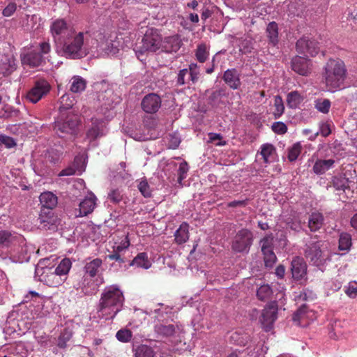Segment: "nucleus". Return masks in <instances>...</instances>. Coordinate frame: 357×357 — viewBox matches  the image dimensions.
<instances>
[{"instance_id": "3", "label": "nucleus", "mask_w": 357, "mask_h": 357, "mask_svg": "<svg viewBox=\"0 0 357 357\" xmlns=\"http://www.w3.org/2000/svg\"><path fill=\"white\" fill-rule=\"evenodd\" d=\"M87 33L73 31L57 45L61 47L62 55L70 59H79L89 54V48L85 40Z\"/></svg>"}, {"instance_id": "57", "label": "nucleus", "mask_w": 357, "mask_h": 357, "mask_svg": "<svg viewBox=\"0 0 357 357\" xmlns=\"http://www.w3.org/2000/svg\"><path fill=\"white\" fill-rule=\"evenodd\" d=\"M248 201V199L244 200H234L227 203V206L228 208L245 207L247 206Z\"/></svg>"}, {"instance_id": "8", "label": "nucleus", "mask_w": 357, "mask_h": 357, "mask_svg": "<svg viewBox=\"0 0 357 357\" xmlns=\"http://www.w3.org/2000/svg\"><path fill=\"white\" fill-rule=\"evenodd\" d=\"M36 273L39 276V280L49 287H56L65 282L63 278L55 273L53 267H38Z\"/></svg>"}, {"instance_id": "37", "label": "nucleus", "mask_w": 357, "mask_h": 357, "mask_svg": "<svg viewBox=\"0 0 357 357\" xmlns=\"http://www.w3.org/2000/svg\"><path fill=\"white\" fill-rule=\"evenodd\" d=\"M351 246V236L343 232L340 235L338 248L342 251H348Z\"/></svg>"}, {"instance_id": "34", "label": "nucleus", "mask_w": 357, "mask_h": 357, "mask_svg": "<svg viewBox=\"0 0 357 357\" xmlns=\"http://www.w3.org/2000/svg\"><path fill=\"white\" fill-rule=\"evenodd\" d=\"M209 51L206 44L202 43L197 45L195 52L197 60L200 63H204L208 58Z\"/></svg>"}, {"instance_id": "30", "label": "nucleus", "mask_w": 357, "mask_h": 357, "mask_svg": "<svg viewBox=\"0 0 357 357\" xmlns=\"http://www.w3.org/2000/svg\"><path fill=\"white\" fill-rule=\"evenodd\" d=\"M269 43L275 45L278 43V26L275 22H270L266 28Z\"/></svg>"}, {"instance_id": "25", "label": "nucleus", "mask_w": 357, "mask_h": 357, "mask_svg": "<svg viewBox=\"0 0 357 357\" xmlns=\"http://www.w3.org/2000/svg\"><path fill=\"white\" fill-rule=\"evenodd\" d=\"M102 264V261L100 258H96L86 262L84 266L86 273L89 274L91 278L95 277L98 273Z\"/></svg>"}, {"instance_id": "27", "label": "nucleus", "mask_w": 357, "mask_h": 357, "mask_svg": "<svg viewBox=\"0 0 357 357\" xmlns=\"http://www.w3.org/2000/svg\"><path fill=\"white\" fill-rule=\"evenodd\" d=\"M70 91L73 93H81L86 86V81L80 76H73L70 79Z\"/></svg>"}, {"instance_id": "48", "label": "nucleus", "mask_w": 357, "mask_h": 357, "mask_svg": "<svg viewBox=\"0 0 357 357\" xmlns=\"http://www.w3.org/2000/svg\"><path fill=\"white\" fill-rule=\"evenodd\" d=\"M264 255V264L266 267L272 268L273 264L275 263L277 257L273 252L268 251L262 252Z\"/></svg>"}, {"instance_id": "53", "label": "nucleus", "mask_w": 357, "mask_h": 357, "mask_svg": "<svg viewBox=\"0 0 357 357\" xmlns=\"http://www.w3.org/2000/svg\"><path fill=\"white\" fill-rule=\"evenodd\" d=\"M272 130L278 135H283L287 131V126L281 121L274 122L271 126Z\"/></svg>"}, {"instance_id": "61", "label": "nucleus", "mask_w": 357, "mask_h": 357, "mask_svg": "<svg viewBox=\"0 0 357 357\" xmlns=\"http://www.w3.org/2000/svg\"><path fill=\"white\" fill-rule=\"evenodd\" d=\"M40 50L42 54H46L50 52L51 46L48 42H43L40 44Z\"/></svg>"}, {"instance_id": "12", "label": "nucleus", "mask_w": 357, "mask_h": 357, "mask_svg": "<svg viewBox=\"0 0 357 357\" xmlns=\"http://www.w3.org/2000/svg\"><path fill=\"white\" fill-rule=\"evenodd\" d=\"M39 226L45 229L55 230L60 220L54 213L49 209H41L38 218Z\"/></svg>"}, {"instance_id": "64", "label": "nucleus", "mask_w": 357, "mask_h": 357, "mask_svg": "<svg viewBox=\"0 0 357 357\" xmlns=\"http://www.w3.org/2000/svg\"><path fill=\"white\" fill-rule=\"evenodd\" d=\"M209 139L211 142H213L215 140H220L222 139V137L220 134L218 133H213L211 132L208 134Z\"/></svg>"}, {"instance_id": "5", "label": "nucleus", "mask_w": 357, "mask_h": 357, "mask_svg": "<svg viewBox=\"0 0 357 357\" xmlns=\"http://www.w3.org/2000/svg\"><path fill=\"white\" fill-rule=\"evenodd\" d=\"M323 245L324 242L321 241L311 243L306 245L305 257L316 266H322L326 262L327 257L325 251L321 249Z\"/></svg>"}, {"instance_id": "63", "label": "nucleus", "mask_w": 357, "mask_h": 357, "mask_svg": "<svg viewBox=\"0 0 357 357\" xmlns=\"http://www.w3.org/2000/svg\"><path fill=\"white\" fill-rule=\"evenodd\" d=\"M285 273V268L283 266L280 265L276 268L275 273L280 278H283Z\"/></svg>"}, {"instance_id": "44", "label": "nucleus", "mask_w": 357, "mask_h": 357, "mask_svg": "<svg viewBox=\"0 0 357 357\" xmlns=\"http://www.w3.org/2000/svg\"><path fill=\"white\" fill-rule=\"evenodd\" d=\"M274 107L273 116L275 119L280 118L284 111V106L282 98L280 96H276L274 100Z\"/></svg>"}, {"instance_id": "56", "label": "nucleus", "mask_w": 357, "mask_h": 357, "mask_svg": "<svg viewBox=\"0 0 357 357\" xmlns=\"http://www.w3.org/2000/svg\"><path fill=\"white\" fill-rule=\"evenodd\" d=\"M17 5L15 3H9L7 6L3 10V15L5 17L11 16L16 10Z\"/></svg>"}, {"instance_id": "28", "label": "nucleus", "mask_w": 357, "mask_h": 357, "mask_svg": "<svg viewBox=\"0 0 357 357\" xmlns=\"http://www.w3.org/2000/svg\"><path fill=\"white\" fill-rule=\"evenodd\" d=\"M72 263L68 258H65L61 261L56 268L53 267V270L61 278H63V281L67 279V275L71 268Z\"/></svg>"}, {"instance_id": "62", "label": "nucleus", "mask_w": 357, "mask_h": 357, "mask_svg": "<svg viewBox=\"0 0 357 357\" xmlns=\"http://www.w3.org/2000/svg\"><path fill=\"white\" fill-rule=\"evenodd\" d=\"M75 174V169L73 167H68L64 169H63L59 174V176H71L74 175Z\"/></svg>"}, {"instance_id": "10", "label": "nucleus", "mask_w": 357, "mask_h": 357, "mask_svg": "<svg viewBox=\"0 0 357 357\" xmlns=\"http://www.w3.org/2000/svg\"><path fill=\"white\" fill-rule=\"evenodd\" d=\"M298 52L315 56L319 52L318 43L309 36H303L297 40L296 44Z\"/></svg>"}, {"instance_id": "54", "label": "nucleus", "mask_w": 357, "mask_h": 357, "mask_svg": "<svg viewBox=\"0 0 357 357\" xmlns=\"http://www.w3.org/2000/svg\"><path fill=\"white\" fill-rule=\"evenodd\" d=\"M2 145L10 149L16 146V143L12 137L4 135H0V146Z\"/></svg>"}, {"instance_id": "21", "label": "nucleus", "mask_w": 357, "mask_h": 357, "mask_svg": "<svg viewBox=\"0 0 357 357\" xmlns=\"http://www.w3.org/2000/svg\"><path fill=\"white\" fill-rule=\"evenodd\" d=\"M40 202L43 206L42 209L52 211L57 205L58 199L52 192H45L40 195Z\"/></svg>"}, {"instance_id": "52", "label": "nucleus", "mask_w": 357, "mask_h": 357, "mask_svg": "<svg viewBox=\"0 0 357 357\" xmlns=\"http://www.w3.org/2000/svg\"><path fill=\"white\" fill-rule=\"evenodd\" d=\"M108 199L111 202L118 204L122 200L123 195L119 189H113L109 192Z\"/></svg>"}, {"instance_id": "49", "label": "nucleus", "mask_w": 357, "mask_h": 357, "mask_svg": "<svg viewBox=\"0 0 357 357\" xmlns=\"http://www.w3.org/2000/svg\"><path fill=\"white\" fill-rule=\"evenodd\" d=\"M138 189L144 197L151 196V190L146 179L142 180L138 184Z\"/></svg>"}, {"instance_id": "20", "label": "nucleus", "mask_w": 357, "mask_h": 357, "mask_svg": "<svg viewBox=\"0 0 357 357\" xmlns=\"http://www.w3.org/2000/svg\"><path fill=\"white\" fill-rule=\"evenodd\" d=\"M43 62V56L36 52H30L22 56V63L31 68L39 66Z\"/></svg>"}, {"instance_id": "33", "label": "nucleus", "mask_w": 357, "mask_h": 357, "mask_svg": "<svg viewBox=\"0 0 357 357\" xmlns=\"http://www.w3.org/2000/svg\"><path fill=\"white\" fill-rule=\"evenodd\" d=\"M73 337L72 331L66 328H64L60 333L57 340V347L61 349H65L67 347V342L70 341V340Z\"/></svg>"}, {"instance_id": "31", "label": "nucleus", "mask_w": 357, "mask_h": 357, "mask_svg": "<svg viewBox=\"0 0 357 357\" xmlns=\"http://www.w3.org/2000/svg\"><path fill=\"white\" fill-rule=\"evenodd\" d=\"M303 99V96L298 91H294L287 94V103L290 108H296Z\"/></svg>"}, {"instance_id": "47", "label": "nucleus", "mask_w": 357, "mask_h": 357, "mask_svg": "<svg viewBox=\"0 0 357 357\" xmlns=\"http://www.w3.org/2000/svg\"><path fill=\"white\" fill-rule=\"evenodd\" d=\"M189 170V167L188 163L184 161L180 163L178 169L177 170L178 174V183L179 184H182V181L183 179L186 178L187 173Z\"/></svg>"}, {"instance_id": "58", "label": "nucleus", "mask_w": 357, "mask_h": 357, "mask_svg": "<svg viewBox=\"0 0 357 357\" xmlns=\"http://www.w3.org/2000/svg\"><path fill=\"white\" fill-rule=\"evenodd\" d=\"M107 257L109 260H114L119 264H123L126 261V259L122 257L121 254L116 253L112 252L111 254L108 255Z\"/></svg>"}, {"instance_id": "43", "label": "nucleus", "mask_w": 357, "mask_h": 357, "mask_svg": "<svg viewBox=\"0 0 357 357\" xmlns=\"http://www.w3.org/2000/svg\"><path fill=\"white\" fill-rule=\"evenodd\" d=\"M261 252L272 251L273 248V236L272 234L265 236L261 241Z\"/></svg>"}, {"instance_id": "40", "label": "nucleus", "mask_w": 357, "mask_h": 357, "mask_svg": "<svg viewBox=\"0 0 357 357\" xmlns=\"http://www.w3.org/2000/svg\"><path fill=\"white\" fill-rule=\"evenodd\" d=\"M273 291L268 284L261 285L257 291V296L261 301H266L270 298Z\"/></svg>"}, {"instance_id": "35", "label": "nucleus", "mask_w": 357, "mask_h": 357, "mask_svg": "<svg viewBox=\"0 0 357 357\" xmlns=\"http://www.w3.org/2000/svg\"><path fill=\"white\" fill-rule=\"evenodd\" d=\"M275 149L271 144H264L261 146L260 154L265 163H268L270 162V158L275 153Z\"/></svg>"}, {"instance_id": "39", "label": "nucleus", "mask_w": 357, "mask_h": 357, "mask_svg": "<svg viewBox=\"0 0 357 357\" xmlns=\"http://www.w3.org/2000/svg\"><path fill=\"white\" fill-rule=\"evenodd\" d=\"M156 331L164 336L170 337L175 333L176 327L174 324H160L155 327Z\"/></svg>"}, {"instance_id": "11", "label": "nucleus", "mask_w": 357, "mask_h": 357, "mask_svg": "<svg viewBox=\"0 0 357 357\" xmlns=\"http://www.w3.org/2000/svg\"><path fill=\"white\" fill-rule=\"evenodd\" d=\"M73 31V29L68 25L63 19L55 20L50 26V32L57 45Z\"/></svg>"}, {"instance_id": "23", "label": "nucleus", "mask_w": 357, "mask_h": 357, "mask_svg": "<svg viewBox=\"0 0 357 357\" xmlns=\"http://www.w3.org/2000/svg\"><path fill=\"white\" fill-rule=\"evenodd\" d=\"M189 239V225L183 222L174 233V241L178 245L186 243Z\"/></svg>"}, {"instance_id": "26", "label": "nucleus", "mask_w": 357, "mask_h": 357, "mask_svg": "<svg viewBox=\"0 0 357 357\" xmlns=\"http://www.w3.org/2000/svg\"><path fill=\"white\" fill-rule=\"evenodd\" d=\"M137 266V267L148 269L151 266V263L149 259L148 255L146 252H140L130 262L129 266Z\"/></svg>"}, {"instance_id": "55", "label": "nucleus", "mask_w": 357, "mask_h": 357, "mask_svg": "<svg viewBox=\"0 0 357 357\" xmlns=\"http://www.w3.org/2000/svg\"><path fill=\"white\" fill-rule=\"evenodd\" d=\"M130 245V240L128 238V236L127 235L125 238V241H122L121 245L117 246H114L113 252L119 254H121V252L127 249Z\"/></svg>"}, {"instance_id": "42", "label": "nucleus", "mask_w": 357, "mask_h": 357, "mask_svg": "<svg viewBox=\"0 0 357 357\" xmlns=\"http://www.w3.org/2000/svg\"><path fill=\"white\" fill-rule=\"evenodd\" d=\"M189 75L190 74L187 68L180 70L176 79V86H181L189 84V82H191V80L189 79Z\"/></svg>"}, {"instance_id": "17", "label": "nucleus", "mask_w": 357, "mask_h": 357, "mask_svg": "<svg viewBox=\"0 0 357 357\" xmlns=\"http://www.w3.org/2000/svg\"><path fill=\"white\" fill-rule=\"evenodd\" d=\"M182 41L178 34L165 37L162 48L166 52H176L181 47Z\"/></svg>"}, {"instance_id": "46", "label": "nucleus", "mask_w": 357, "mask_h": 357, "mask_svg": "<svg viewBox=\"0 0 357 357\" xmlns=\"http://www.w3.org/2000/svg\"><path fill=\"white\" fill-rule=\"evenodd\" d=\"M132 333L129 329H121L116 334V339L121 342H128L131 340Z\"/></svg>"}, {"instance_id": "7", "label": "nucleus", "mask_w": 357, "mask_h": 357, "mask_svg": "<svg viewBox=\"0 0 357 357\" xmlns=\"http://www.w3.org/2000/svg\"><path fill=\"white\" fill-rule=\"evenodd\" d=\"M253 234L251 231L248 229H242L239 230L233 241L232 249L238 252H248L252 244Z\"/></svg>"}, {"instance_id": "24", "label": "nucleus", "mask_w": 357, "mask_h": 357, "mask_svg": "<svg viewBox=\"0 0 357 357\" xmlns=\"http://www.w3.org/2000/svg\"><path fill=\"white\" fill-rule=\"evenodd\" d=\"M334 163L335 160L333 159L317 160L313 166V172L317 175L323 174L331 168Z\"/></svg>"}, {"instance_id": "6", "label": "nucleus", "mask_w": 357, "mask_h": 357, "mask_svg": "<svg viewBox=\"0 0 357 357\" xmlns=\"http://www.w3.org/2000/svg\"><path fill=\"white\" fill-rule=\"evenodd\" d=\"M50 89L49 82L44 79H40L34 82L32 88L27 92L26 98L29 102L35 104L46 96Z\"/></svg>"}, {"instance_id": "45", "label": "nucleus", "mask_w": 357, "mask_h": 357, "mask_svg": "<svg viewBox=\"0 0 357 357\" xmlns=\"http://www.w3.org/2000/svg\"><path fill=\"white\" fill-rule=\"evenodd\" d=\"M116 41L109 40L106 41L104 47H102V50L107 54L115 55L119 53V45Z\"/></svg>"}, {"instance_id": "22", "label": "nucleus", "mask_w": 357, "mask_h": 357, "mask_svg": "<svg viewBox=\"0 0 357 357\" xmlns=\"http://www.w3.org/2000/svg\"><path fill=\"white\" fill-rule=\"evenodd\" d=\"M324 218L322 213L319 212L312 213L308 219V227L312 232L320 229L324 225Z\"/></svg>"}, {"instance_id": "14", "label": "nucleus", "mask_w": 357, "mask_h": 357, "mask_svg": "<svg viewBox=\"0 0 357 357\" xmlns=\"http://www.w3.org/2000/svg\"><path fill=\"white\" fill-rule=\"evenodd\" d=\"M141 106L146 113L154 114L161 106L160 97L153 93L147 94L142 99Z\"/></svg>"}, {"instance_id": "13", "label": "nucleus", "mask_w": 357, "mask_h": 357, "mask_svg": "<svg viewBox=\"0 0 357 357\" xmlns=\"http://www.w3.org/2000/svg\"><path fill=\"white\" fill-rule=\"evenodd\" d=\"M278 307L275 303L267 305L262 311L260 321L266 331H269L277 319Z\"/></svg>"}, {"instance_id": "9", "label": "nucleus", "mask_w": 357, "mask_h": 357, "mask_svg": "<svg viewBox=\"0 0 357 357\" xmlns=\"http://www.w3.org/2000/svg\"><path fill=\"white\" fill-rule=\"evenodd\" d=\"M77 125L76 119L67 116L64 120L56 121L54 130L59 137L65 138L68 135L72 137L76 132Z\"/></svg>"}, {"instance_id": "50", "label": "nucleus", "mask_w": 357, "mask_h": 357, "mask_svg": "<svg viewBox=\"0 0 357 357\" xmlns=\"http://www.w3.org/2000/svg\"><path fill=\"white\" fill-rule=\"evenodd\" d=\"M189 72V79L191 80L192 84L196 83L199 79L198 66L196 63H191L189 65L188 69Z\"/></svg>"}, {"instance_id": "51", "label": "nucleus", "mask_w": 357, "mask_h": 357, "mask_svg": "<svg viewBox=\"0 0 357 357\" xmlns=\"http://www.w3.org/2000/svg\"><path fill=\"white\" fill-rule=\"evenodd\" d=\"M13 236L6 231H0V246H8L12 242Z\"/></svg>"}, {"instance_id": "60", "label": "nucleus", "mask_w": 357, "mask_h": 357, "mask_svg": "<svg viewBox=\"0 0 357 357\" xmlns=\"http://www.w3.org/2000/svg\"><path fill=\"white\" fill-rule=\"evenodd\" d=\"M305 312V306L303 305L300 307L294 314L293 317L294 321H298L302 319L303 314Z\"/></svg>"}, {"instance_id": "59", "label": "nucleus", "mask_w": 357, "mask_h": 357, "mask_svg": "<svg viewBox=\"0 0 357 357\" xmlns=\"http://www.w3.org/2000/svg\"><path fill=\"white\" fill-rule=\"evenodd\" d=\"M346 293L351 298H355L356 296H357V284H350L346 291Z\"/></svg>"}, {"instance_id": "38", "label": "nucleus", "mask_w": 357, "mask_h": 357, "mask_svg": "<svg viewBox=\"0 0 357 357\" xmlns=\"http://www.w3.org/2000/svg\"><path fill=\"white\" fill-rule=\"evenodd\" d=\"M331 106L330 100L326 98H318L314 101V107L323 114H328Z\"/></svg>"}, {"instance_id": "1", "label": "nucleus", "mask_w": 357, "mask_h": 357, "mask_svg": "<svg viewBox=\"0 0 357 357\" xmlns=\"http://www.w3.org/2000/svg\"><path fill=\"white\" fill-rule=\"evenodd\" d=\"M123 302V291L117 286L107 287L101 294L98 311L106 319H113L121 310Z\"/></svg>"}, {"instance_id": "36", "label": "nucleus", "mask_w": 357, "mask_h": 357, "mask_svg": "<svg viewBox=\"0 0 357 357\" xmlns=\"http://www.w3.org/2000/svg\"><path fill=\"white\" fill-rule=\"evenodd\" d=\"M103 135L102 124H93V126L87 131L86 137L93 141Z\"/></svg>"}, {"instance_id": "29", "label": "nucleus", "mask_w": 357, "mask_h": 357, "mask_svg": "<svg viewBox=\"0 0 357 357\" xmlns=\"http://www.w3.org/2000/svg\"><path fill=\"white\" fill-rule=\"evenodd\" d=\"M135 357H155L153 349L146 344H139L133 349Z\"/></svg>"}, {"instance_id": "41", "label": "nucleus", "mask_w": 357, "mask_h": 357, "mask_svg": "<svg viewBox=\"0 0 357 357\" xmlns=\"http://www.w3.org/2000/svg\"><path fill=\"white\" fill-rule=\"evenodd\" d=\"M302 151V146L300 142H296L288 149L287 158L290 162L295 161Z\"/></svg>"}, {"instance_id": "16", "label": "nucleus", "mask_w": 357, "mask_h": 357, "mask_svg": "<svg viewBox=\"0 0 357 357\" xmlns=\"http://www.w3.org/2000/svg\"><path fill=\"white\" fill-rule=\"evenodd\" d=\"M291 265L292 276L295 280H301L306 275L307 265L302 257L294 258Z\"/></svg>"}, {"instance_id": "15", "label": "nucleus", "mask_w": 357, "mask_h": 357, "mask_svg": "<svg viewBox=\"0 0 357 357\" xmlns=\"http://www.w3.org/2000/svg\"><path fill=\"white\" fill-rule=\"evenodd\" d=\"M311 66V61L305 57L296 56L291 60L292 70L303 76L310 74Z\"/></svg>"}, {"instance_id": "4", "label": "nucleus", "mask_w": 357, "mask_h": 357, "mask_svg": "<svg viewBox=\"0 0 357 357\" xmlns=\"http://www.w3.org/2000/svg\"><path fill=\"white\" fill-rule=\"evenodd\" d=\"M162 37L157 30L148 29L142 38L140 44H137L134 49L137 57L147 52H155L161 46Z\"/></svg>"}, {"instance_id": "18", "label": "nucleus", "mask_w": 357, "mask_h": 357, "mask_svg": "<svg viewBox=\"0 0 357 357\" xmlns=\"http://www.w3.org/2000/svg\"><path fill=\"white\" fill-rule=\"evenodd\" d=\"M222 79L233 89H237L241 86L239 74L234 68L227 70L224 73Z\"/></svg>"}, {"instance_id": "2", "label": "nucleus", "mask_w": 357, "mask_h": 357, "mask_svg": "<svg viewBox=\"0 0 357 357\" xmlns=\"http://www.w3.org/2000/svg\"><path fill=\"white\" fill-rule=\"evenodd\" d=\"M346 75L347 69L343 61L330 59L323 68L321 82L327 91H335L342 86Z\"/></svg>"}, {"instance_id": "19", "label": "nucleus", "mask_w": 357, "mask_h": 357, "mask_svg": "<svg viewBox=\"0 0 357 357\" xmlns=\"http://www.w3.org/2000/svg\"><path fill=\"white\" fill-rule=\"evenodd\" d=\"M96 205V197L94 195H91L89 197L84 199L79 204V216H86L91 213Z\"/></svg>"}, {"instance_id": "32", "label": "nucleus", "mask_w": 357, "mask_h": 357, "mask_svg": "<svg viewBox=\"0 0 357 357\" xmlns=\"http://www.w3.org/2000/svg\"><path fill=\"white\" fill-rule=\"evenodd\" d=\"M75 98L70 94L66 93L59 99V111L62 112L64 110L69 109L73 107L75 104Z\"/></svg>"}]
</instances>
